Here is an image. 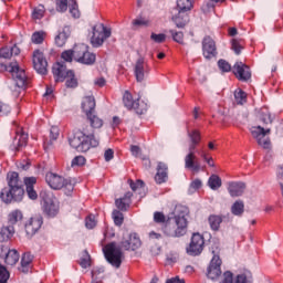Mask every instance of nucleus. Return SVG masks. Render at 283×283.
<instances>
[{
  "label": "nucleus",
  "instance_id": "obj_60",
  "mask_svg": "<svg viewBox=\"0 0 283 283\" xmlns=\"http://www.w3.org/2000/svg\"><path fill=\"white\" fill-rule=\"evenodd\" d=\"M10 114V105L0 103V116H8Z\"/></svg>",
  "mask_w": 283,
  "mask_h": 283
},
{
  "label": "nucleus",
  "instance_id": "obj_30",
  "mask_svg": "<svg viewBox=\"0 0 283 283\" xmlns=\"http://www.w3.org/2000/svg\"><path fill=\"white\" fill-rule=\"evenodd\" d=\"M32 260H34V256L30 254V252H27L22 255V259H21L22 273H28L30 271V264H32Z\"/></svg>",
  "mask_w": 283,
  "mask_h": 283
},
{
  "label": "nucleus",
  "instance_id": "obj_53",
  "mask_svg": "<svg viewBox=\"0 0 283 283\" xmlns=\"http://www.w3.org/2000/svg\"><path fill=\"white\" fill-rule=\"evenodd\" d=\"M128 184L133 191H138V189H143V187H145V181L140 180V179H138L136 182H134V180L129 179Z\"/></svg>",
  "mask_w": 283,
  "mask_h": 283
},
{
  "label": "nucleus",
  "instance_id": "obj_25",
  "mask_svg": "<svg viewBox=\"0 0 283 283\" xmlns=\"http://www.w3.org/2000/svg\"><path fill=\"white\" fill-rule=\"evenodd\" d=\"M82 109L86 116L96 112V99L94 96H86L82 102Z\"/></svg>",
  "mask_w": 283,
  "mask_h": 283
},
{
  "label": "nucleus",
  "instance_id": "obj_43",
  "mask_svg": "<svg viewBox=\"0 0 283 283\" xmlns=\"http://www.w3.org/2000/svg\"><path fill=\"white\" fill-rule=\"evenodd\" d=\"M61 59L65 61V63H72V61H76V53L74 52V46L73 50H66L62 52Z\"/></svg>",
  "mask_w": 283,
  "mask_h": 283
},
{
  "label": "nucleus",
  "instance_id": "obj_56",
  "mask_svg": "<svg viewBox=\"0 0 283 283\" xmlns=\"http://www.w3.org/2000/svg\"><path fill=\"white\" fill-rule=\"evenodd\" d=\"M231 50H233L234 54L240 55L242 53V45L240 44V41L233 39L231 41Z\"/></svg>",
  "mask_w": 283,
  "mask_h": 283
},
{
  "label": "nucleus",
  "instance_id": "obj_62",
  "mask_svg": "<svg viewBox=\"0 0 283 283\" xmlns=\"http://www.w3.org/2000/svg\"><path fill=\"white\" fill-rule=\"evenodd\" d=\"M56 6L59 12H65L67 10V0H57Z\"/></svg>",
  "mask_w": 283,
  "mask_h": 283
},
{
  "label": "nucleus",
  "instance_id": "obj_12",
  "mask_svg": "<svg viewBox=\"0 0 283 283\" xmlns=\"http://www.w3.org/2000/svg\"><path fill=\"white\" fill-rule=\"evenodd\" d=\"M199 144H193V142H190L189 145V154L185 157V168L190 169V171H193L195 174H198L200 169H202V166L198 160H196V147H198Z\"/></svg>",
  "mask_w": 283,
  "mask_h": 283
},
{
  "label": "nucleus",
  "instance_id": "obj_32",
  "mask_svg": "<svg viewBox=\"0 0 283 283\" xmlns=\"http://www.w3.org/2000/svg\"><path fill=\"white\" fill-rule=\"evenodd\" d=\"M259 118H260V120H262V123L264 125H271V123H273V117L271 116V111H269V107H266V106L261 108Z\"/></svg>",
  "mask_w": 283,
  "mask_h": 283
},
{
  "label": "nucleus",
  "instance_id": "obj_27",
  "mask_svg": "<svg viewBox=\"0 0 283 283\" xmlns=\"http://www.w3.org/2000/svg\"><path fill=\"white\" fill-rule=\"evenodd\" d=\"M70 27H64L62 31L55 36V45L57 48H63L65 43H67V39H70Z\"/></svg>",
  "mask_w": 283,
  "mask_h": 283
},
{
  "label": "nucleus",
  "instance_id": "obj_5",
  "mask_svg": "<svg viewBox=\"0 0 283 283\" xmlns=\"http://www.w3.org/2000/svg\"><path fill=\"white\" fill-rule=\"evenodd\" d=\"M45 180L51 189H65L67 193H72L74 191V184H72V180L65 179L64 177L54 172H48Z\"/></svg>",
  "mask_w": 283,
  "mask_h": 283
},
{
  "label": "nucleus",
  "instance_id": "obj_42",
  "mask_svg": "<svg viewBox=\"0 0 283 283\" xmlns=\"http://www.w3.org/2000/svg\"><path fill=\"white\" fill-rule=\"evenodd\" d=\"M112 218L116 227H123V223L125 222V216L123 214V212H120V210H114L112 213Z\"/></svg>",
  "mask_w": 283,
  "mask_h": 283
},
{
  "label": "nucleus",
  "instance_id": "obj_15",
  "mask_svg": "<svg viewBox=\"0 0 283 283\" xmlns=\"http://www.w3.org/2000/svg\"><path fill=\"white\" fill-rule=\"evenodd\" d=\"M232 72L237 76L238 81H251V67L242 62H235L232 66Z\"/></svg>",
  "mask_w": 283,
  "mask_h": 283
},
{
  "label": "nucleus",
  "instance_id": "obj_52",
  "mask_svg": "<svg viewBox=\"0 0 283 283\" xmlns=\"http://www.w3.org/2000/svg\"><path fill=\"white\" fill-rule=\"evenodd\" d=\"M218 67L221 72H231L233 67H231V64L227 60H219L218 61Z\"/></svg>",
  "mask_w": 283,
  "mask_h": 283
},
{
  "label": "nucleus",
  "instance_id": "obj_39",
  "mask_svg": "<svg viewBox=\"0 0 283 283\" xmlns=\"http://www.w3.org/2000/svg\"><path fill=\"white\" fill-rule=\"evenodd\" d=\"M123 103L124 107H126L127 109H134V105L136 104V102H134V97L128 91H125L123 95Z\"/></svg>",
  "mask_w": 283,
  "mask_h": 283
},
{
  "label": "nucleus",
  "instance_id": "obj_14",
  "mask_svg": "<svg viewBox=\"0 0 283 283\" xmlns=\"http://www.w3.org/2000/svg\"><path fill=\"white\" fill-rule=\"evenodd\" d=\"M221 266L222 259H220V255L214 254L207 269V277H209V280H218V277L222 275Z\"/></svg>",
  "mask_w": 283,
  "mask_h": 283
},
{
  "label": "nucleus",
  "instance_id": "obj_64",
  "mask_svg": "<svg viewBox=\"0 0 283 283\" xmlns=\"http://www.w3.org/2000/svg\"><path fill=\"white\" fill-rule=\"evenodd\" d=\"M86 229H94L96 221L92 217H87L85 221Z\"/></svg>",
  "mask_w": 283,
  "mask_h": 283
},
{
  "label": "nucleus",
  "instance_id": "obj_37",
  "mask_svg": "<svg viewBox=\"0 0 283 283\" xmlns=\"http://www.w3.org/2000/svg\"><path fill=\"white\" fill-rule=\"evenodd\" d=\"M208 222L212 231H218V229H220V224H222V217L212 214L209 217Z\"/></svg>",
  "mask_w": 283,
  "mask_h": 283
},
{
  "label": "nucleus",
  "instance_id": "obj_58",
  "mask_svg": "<svg viewBox=\"0 0 283 283\" xmlns=\"http://www.w3.org/2000/svg\"><path fill=\"white\" fill-rule=\"evenodd\" d=\"M234 283H253V279L251 276L248 277L247 274H239L237 275Z\"/></svg>",
  "mask_w": 283,
  "mask_h": 283
},
{
  "label": "nucleus",
  "instance_id": "obj_17",
  "mask_svg": "<svg viewBox=\"0 0 283 283\" xmlns=\"http://www.w3.org/2000/svg\"><path fill=\"white\" fill-rule=\"evenodd\" d=\"M134 74L137 83H143L145 81V76L149 74V64L145 62V57H139L134 67Z\"/></svg>",
  "mask_w": 283,
  "mask_h": 283
},
{
  "label": "nucleus",
  "instance_id": "obj_55",
  "mask_svg": "<svg viewBox=\"0 0 283 283\" xmlns=\"http://www.w3.org/2000/svg\"><path fill=\"white\" fill-rule=\"evenodd\" d=\"M86 159L83 156H76L75 158H73L72 163H71V167H83V165H85Z\"/></svg>",
  "mask_w": 283,
  "mask_h": 283
},
{
  "label": "nucleus",
  "instance_id": "obj_9",
  "mask_svg": "<svg viewBox=\"0 0 283 283\" xmlns=\"http://www.w3.org/2000/svg\"><path fill=\"white\" fill-rule=\"evenodd\" d=\"M7 72H10L17 87L23 90V87H28V83L30 80L28 78V74H25V70L20 69L19 64L11 63L7 66Z\"/></svg>",
  "mask_w": 283,
  "mask_h": 283
},
{
  "label": "nucleus",
  "instance_id": "obj_1",
  "mask_svg": "<svg viewBox=\"0 0 283 283\" xmlns=\"http://www.w3.org/2000/svg\"><path fill=\"white\" fill-rule=\"evenodd\" d=\"M90 125L83 124L80 128L73 132V136L69 137V145L76 151H90L91 147H98L99 142L94 136V129L103 127V119L95 113L86 115Z\"/></svg>",
  "mask_w": 283,
  "mask_h": 283
},
{
  "label": "nucleus",
  "instance_id": "obj_13",
  "mask_svg": "<svg viewBox=\"0 0 283 283\" xmlns=\"http://www.w3.org/2000/svg\"><path fill=\"white\" fill-rule=\"evenodd\" d=\"M205 250V237L200 233H193L189 247L186 249L188 255H200Z\"/></svg>",
  "mask_w": 283,
  "mask_h": 283
},
{
  "label": "nucleus",
  "instance_id": "obj_24",
  "mask_svg": "<svg viewBox=\"0 0 283 283\" xmlns=\"http://www.w3.org/2000/svg\"><path fill=\"white\" fill-rule=\"evenodd\" d=\"M133 197H134V193L129 191L126 192L123 198L115 200V207H117L119 211H127V209H129V206L132 205Z\"/></svg>",
  "mask_w": 283,
  "mask_h": 283
},
{
  "label": "nucleus",
  "instance_id": "obj_41",
  "mask_svg": "<svg viewBox=\"0 0 283 283\" xmlns=\"http://www.w3.org/2000/svg\"><path fill=\"white\" fill-rule=\"evenodd\" d=\"M66 87L76 88L78 87V80H76V75H74V71H69V76H66L65 82Z\"/></svg>",
  "mask_w": 283,
  "mask_h": 283
},
{
  "label": "nucleus",
  "instance_id": "obj_47",
  "mask_svg": "<svg viewBox=\"0 0 283 283\" xmlns=\"http://www.w3.org/2000/svg\"><path fill=\"white\" fill-rule=\"evenodd\" d=\"M45 15V7H43V4H39L38 7H35L32 11V19L34 20H41L42 17Z\"/></svg>",
  "mask_w": 283,
  "mask_h": 283
},
{
  "label": "nucleus",
  "instance_id": "obj_23",
  "mask_svg": "<svg viewBox=\"0 0 283 283\" xmlns=\"http://www.w3.org/2000/svg\"><path fill=\"white\" fill-rule=\"evenodd\" d=\"M24 185L27 188V196L30 198V200H36V198H39V193H36V190H34V185H36V178L25 177Z\"/></svg>",
  "mask_w": 283,
  "mask_h": 283
},
{
  "label": "nucleus",
  "instance_id": "obj_29",
  "mask_svg": "<svg viewBox=\"0 0 283 283\" xmlns=\"http://www.w3.org/2000/svg\"><path fill=\"white\" fill-rule=\"evenodd\" d=\"M19 252L17 250H9L8 253H6L4 256V263L8 266H14V264H17V262H19Z\"/></svg>",
  "mask_w": 283,
  "mask_h": 283
},
{
  "label": "nucleus",
  "instance_id": "obj_40",
  "mask_svg": "<svg viewBox=\"0 0 283 283\" xmlns=\"http://www.w3.org/2000/svg\"><path fill=\"white\" fill-rule=\"evenodd\" d=\"M9 224H17L20 220H23V213L20 210H14L8 216Z\"/></svg>",
  "mask_w": 283,
  "mask_h": 283
},
{
  "label": "nucleus",
  "instance_id": "obj_36",
  "mask_svg": "<svg viewBox=\"0 0 283 283\" xmlns=\"http://www.w3.org/2000/svg\"><path fill=\"white\" fill-rule=\"evenodd\" d=\"M232 216H242L244 213V201L237 200L231 207Z\"/></svg>",
  "mask_w": 283,
  "mask_h": 283
},
{
  "label": "nucleus",
  "instance_id": "obj_22",
  "mask_svg": "<svg viewBox=\"0 0 283 283\" xmlns=\"http://www.w3.org/2000/svg\"><path fill=\"white\" fill-rule=\"evenodd\" d=\"M244 189H247V184L242 181H232L228 186V191L231 198H239V196H242V193H244Z\"/></svg>",
  "mask_w": 283,
  "mask_h": 283
},
{
  "label": "nucleus",
  "instance_id": "obj_4",
  "mask_svg": "<svg viewBox=\"0 0 283 283\" xmlns=\"http://www.w3.org/2000/svg\"><path fill=\"white\" fill-rule=\"evenodd\" d=\"M103 251L108 264L114 266V269H120V264H123V259L125 258L123 249L117 247L116 242H111L103 248Z\"/></svg>",
  "mask_w": 283,
  "mask_h": 283
},
{
  "label": "nucleus",
  "instance_id": "obj_28",
  "mask_svg": "<svg viewBox=\"0 0 283 283\" xmlns=\"http://www.w3.org/2000/svg\"><path fill=\"white\" fill-rule=\"evenodd\" d=\"M176 28H185L189 21V15L184 11H179L177 15L172 17Z\"/></svg>",
  "mask_w": 283,
  "mask_h": 283
},
{
  "label": "nucleus",
  "instance_id": "obj_46",
  "mask_svg": "<svg viewBox=\"0 0 283 283\" xmlns=\"http://www.w3.org/2000/svg\"><path fill=\"white\" fill-rule=\"evenodd\" d=\"M17 138H18V145H17L15 149H17V151H20V149L22 147H25V145H28V134L22 132L17 135Z\"/></svg>",
  "mask_w": 283,
  "mask_h": 283
},
{
  "label": "nucleus",
  "instance_id": "obj_16",
  "mask_svg": "<svg viewBox=\"0 0 283 283\" xmlns=\"http://www.w3.org/2000/svg\"><path fill=\"white\" fill-rule=\"evenodd\" d=\"M33 67L38 74H48V60L40 50L33 52Z\"/></svg>",
  "mask_w": 283,
  "mask_h": 283
},
{
  "label": "nucleus",
  "instance_id": "obj_18",
  "mask_svg": "<svg viewBox=\"0 0 283 283\" xmlns=\"http://www.w3.org/2000/svg\"><path fill=\"white\" fill-rule=\"evenodd\" d=\"M52 74L55 83H63V81L67 78L70 71L67 70L65 63L56 62L55 64H53Z\"/></svg>",
  "mask_w": 283,
  "mask_h": 283
},
{
  "label": "nucleus",
  "instance_id": "obj_10",
  "mask_svg": "<svg viewBox=\"0 0 283 283\" xmlns=\"http://www.w3.org/2000/svg\"><path fill=\"white\" fill-rule=\"evenodd\" d=\"M269 134H271V128L264 129L262 126H253L251 128V135L263 149H271V138L266 137Z\"/></svg>",
  "mask_w": 283,
  "mask_h": 283
},
{
  "label": "nucleus",
  "instance_id": "obj_26",
  "mask_svg": "<svg viewBox=\"0 0 283 283\" xmlns=\"http://www.w3.org/2000/svg\"><path fill=\"white\" fill-rule=\"evenodd\" d=\"M21 49L14 44L13 46H3L0 49V59H12V56H19Z\"/></svg>",
  "mask_w": 283,
  "mask_h": 283
},
{
  "label": "nucleus",
  "instance_id": "obj_49",
  "mask_svg": "<svg viewBox=\"0 0 283 283\" xmlns=\"http://www.w3.org/2000/svg\"><path fill=\"white\" fill-rule=\"evenodd\" d=\"M171 36H172V40L176 42V43H185V33H182L181 31H176V30H169Z\"/></svg>",
  "mask_w": 283,
  "mask_h": 283
},
{
  "label": "nucleus",
  "instance_id": "obj_2",
  "mask_svg": "<svg viewBox=\"0 0 283 283\" xmlns=\"http://www.w3.org/2000/svg\"><path fill=\"white\" fill-rule=\"evenodd\" d=\"M8 179V188H3L0 192V200L6 205H10V202H21L23 200V196H25V190L23 189V184L21 179H19V172H9L7 175Z\"/></svg>",
  "mask_w": 283,
  "mask_h": 283
},
{
  "label": "nucleus",
  "instance_id": "obj_50",
  "mask_svg": "<svg viewBox=\"0 0 283 283\" xmlns=\"http://www.w3.org/2000/svg\"><path fill=\"white\" fill-rule=\"evenodd\" d=\"M154 222L156 224H165L167 222V217L164 212L156 211L154 212Z\"/></svg>",
  "mask_w": 283,
  "mask_h": 283
},
{
  "label": "nucleus",
  "instance_id": "obj_45",
  "mask_svg": "<svg viewBox=\"0 0 283 283\" xmlns=\"http://www.w3.org/2000/svg\"><path fill=\"white\" fill-rule=\"evenodd\" d=\"M133 25H135V28H149L151 25V21L147 18L140 17L133 20Z\"/></svg>",
  "mask_w": 283,
  "mask_h": 283
},
{
  "label": "nucleus",
  "instance_id": "obj_57",
  "mask_svg": "<svg viewBox=\"0 0 283 283\" xmlns=\"http://www.w3.org/2000/svg\"><path fill=\"white\" fill-rule=\"evenodd\" d=\"M150 39L155 43H165L167 35H165L164 33H159V34L151 33Z\"/></svg>",
  "mask_w": 283,
  "mask_h": 283
},
{
  "label": "nucleus",
  "instance_id": "obj_48",
  "mask_svg": "<svg viewBox=\"0 0 283 283\" xmlns=\"http://www.w3.org/2000/svg\"><path fill=\"white\" fill-rule=\"evenodd\" d=\"M188 138H190V143L199 144L201 140L200 130L193 129V130H187Z\"/></svg>",
  "mask_w": 283,
  "mask_h": 283
},
{
  "label": "nucleus",
  "instance_id": "obj_20",
  "mask_svg": "<svg viewBox=\"0 0 283 283\" xmlns=\"http://www.w3.org/2000/svg\"><path fill=\"white\" fill-rule=\"evenodd\" d=\"M41 227H43V217H31L30 220L25 223V233L29 235H35Z\"/></svg>",
  "mask_w": 283,
  "mask_h": 283
},
{
  "label": "nucleus",
  "instance_id": "obj_21",
  "mask_svg": "<svg viewBox=\"0 0 283 283\" xmlns=\"http://www.w3.org/2000/svg\"><path fill=\"white\" fill-rule=\"evenodd\" d=\"M167 180H169V167H167V164L159 161L155 175V182L157 185H163L167 182Z\"/></svg>",
  "mask_w": 283,
  "mask_h": 283
},
{
  "label": "nucleus",
  "instance_id": "obj_33",
  "mask_svg": "<svg viewBox=\"0 0 283 283\" xmlns=\"http://www.w3.org/2000/svg\"><path fill=\"white\" fill-rule=\"evenodd\" d=\"M45 36H48L45 31H35L31 35V42L34 43V45H41V43L45 41Z\"/></svg>",
  "mask_w": 283,
  "mask_h": 283
},
{
  "label": "nucleus",
  "instance_id": "obj_63",
  "mask_svg": "<svg viewBox=\"0 0 283 283\" xmlns=\"http://www.w3.org/2000/svg\"><path fill=\"white\" fill-rule=\"evenodd\" d=\"M104 158H105L106 163H109V160H113L114 159V150L112 148L106 149L104 153Z\"/></svg>",
  "mask_w": 283,
  "mask_h": 283
},
{
  "label": "nucleus",
  "instance_id": "obj_8",
  "mask_svg": "<svg viewBox=\"0 0 283 283\" xmlns=\"http://www.w3.org/2000/svg\"><path fill=\"white\" fill-rule=\"evenodd\" d=\"M40 198H42V208L44 213L49 218H54L59 213V203H56V199H54V196L46 191L40 192Z\"/></svg>",
  "mask_w": 283,
  "mask_h": 283
},
{
  "label": "nucleus",
  "instance_id": "obj_7",
  "mask_svg": "<svg viewBox=\"0 0 283 283\" xmlns=\"http://www.w3.org/2000/svg\"><path fill=\"white\" fill-rule=\"evenodd\" d=\"M112 36V29H108L103 23L95 24L93 27V35L91 38V45L94 48H101L107 39Z\"/></svg>",
  "mask_w": 283,
  "mask_h": 283
},
{
  "label": "nucleus",
  "instance_id": "obj_11",
  "mask_svg": "<svg viewBox=\"0 0 283 283\" xmlns=\"http://www.w3.org/2000/svg\"><path fill=\"white\" fill-rule=\"evenodd\" d=\"M120 247L124 251H138L143 247V241L137 233H125L120 241Z\"/></svg>",
  "mask_w": 283,
  "mask_h": 283
},
{
  "label": "nucleus",
  "instance_id": "obj_19",
  "mask_svg": "<svg viewBox=\"0 0 283 283\" xmlns=\"http://www.w3.org/2000/svg\"><path fill=\"white\" fill-rule=\"evenodd\" d=\"M202 53L205 59H213L218 54V49L216 48V41L209 35L205 36L202 40Z\"/></svg>",
  "mask_w": 283,
  "mask_h": 283
},
{
  "label": "nucleus",
  "instance_id": "obj_35",
  "mask_svg": "<svg viewBox=\"0 0 283 283\" xmlns=\"http://www.w3.org/2000/svg\"><path fill=\"white\" fill-rule=\"evenodd\" d=\"M177 8L179 12H189L193 8L192 0H177Z\"/></svg>",
  "mask_w": 283,
  "mask_h": 283
},
{
  "label": "nucleus",
  "instance_id": "obj_34",
  "mask_svg": "<svg viewBox=\"0 0 283 283\" xmlns=\"http://www.w3.org/2000/svg\"><path fill=\"white\" fill-rule=\"evenodd\" d=\"M208 185L213 191L222 187V179L218 175H212L209 177Z\"/></svg>",
  "mask_w": 283,
  "mask_h": 283
},
{
  "label": "nucleus",
  "instance_id": "obj_3",
  "mask_svg": "<svg viewBox=\"0 0 283 283\" xmlns=\"http://www.w3.org/2000/svg\"><path fill=\"white\" fill-rule=\"evenodd\" d=\"M174 220L175 223H171V221L167 220L163 227V231L165 235H168V238H182V235L187 234V218L185 214H176Z\"/></svg>",
  "mask_w": 283,
  "mask_h": 283
},
{
  "label": "nucleus",
  "instance_id": "obj_38",
  "mask_svg": "<svg viewBox=\"0 0 283 283\" xmlns=\"http://www.w3.org/2000/svg\"><path fill=\"white\" fill-rule=\"evenodd\" d=\"M133 109L138 114L139 116H143L148 109L147 103L144 101L137 99L135 101V105L133 106Z\"/></svg>",
  "mask_w": 283,
  "mask_h": 283
},
{
  "label": "nucleus",
  "instance_id": "obj_44",
  "mask_svg": "<svg viewBox=\"0 0 283 283\" xmlns=\"http://www.w3.org/2000/svg\"><path fill=\"white\" fill-rule=\"evenodd\" d=\"M234 101L238 105H244L247 103V93L238 88L234 91Z\"/></svg>",
  "mask_w": 283,
  "mask_h": 283
},
{
  "label": "nucleus",
  "instance_id": "obj_51",
  "mask_svg": "<svg viewBox=\"0 0 283 283\" xmlns=\"http://www.w3.org/2000/svg\"><path fill=\"white\" fill-rule=\"evenodd\" d=\"M70 2H71L70 12L72 17L74 19H78V17H81V12L78 11V3L76 2V0H70Z\"/></svg>",
  "mask_w": 283,
  "mask_h": 283
},
{
  "label": "nucleus",
  "instance_id": "obj_54",
  "mask_svg": "<svg viewBox=\"0 0 283 283\" xmlns=\"http://www.w3.org/2000/svg\"><path fill=\"white\" fill-rule=\"evenodd\" d=\"M8 280H10V272H8L6 266L0 264V283H6Z\"/></svg>",
  "mask_w": 283,
  "mask_h": 283
},
{
  "label": "nucleus",
  "instance_id": "obj_31",
  "mask_svg": "<svg viewBox=\"0 0 283 283\" xmlns=\"http://www.w3.org/2000/svg\"><path fill=\"white\" fill-rule=\"evenodd\" d=\"M14 233V227L8 226L0 228V242H8Z\"/></svg>",
  "mask_w": 283,
  "mask_h": 283
},
{
  "label": "nucleus",
  "instance_id": "obj_61",
  "mask_svg": "<svg viewBox=\"0 0 283 283\" xmlns=\"http://www.w3.org/2000/svg\"><path fill=\"white\" fill-rule=\"evenodd\" d=\"M59 136H60L59 127L52 126L51 129H50V138H51V140H57Z\"/></svg>",
  "mask_w": 283,
  "mask_h": 283
},
{
  "label": "nucleus",
  "instance_id": "obj_59",
  "mask_svg": "<svg viewBox=\"0 0 283 283\" xmlns=\"http://www.w3.org/2000/svg\"><path fill=\"white\" fill-rule=\"evenodd\" d=\"M221 283H233V273L231 271L224 272Z\"/></svg>",
  "mask_w": 283,
  "mask_h": 283
},
{
  "label": "nucleus",
  "instance_id": "obj_6",
  "mask_svg": "<svg viewBox=\"0 0 283 283\" xmlns=\"http://www.w3.org/2000/svg\"><path fill=\"white\" fill-rule=\"evenodd\" d=\"M74 52L76 63H82V65H94L96 63V54L90 52L87 44H76Z\"/></svg>",
  "mask_w": 283,
  "mask_h": 283
}]
</instances>
